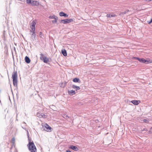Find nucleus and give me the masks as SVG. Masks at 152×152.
I'll return each mask as SVG.
<instances>
[{
  "label": "nucleus",
  "instance_id": "f257e3e1",
  "mask_svg": "<svg viewBox=\"0 0 152 152\" xmlns=\"http://www.w3.org/2000/svg\"><path fill=\"white\" fill-rule=\"evenodd\" d=\"M29 150L31 152H36L37 149L33 141H29L27 145Z\"/></svg>",
  "mask_w": 152,
  "mask_h": 152
},
{
  "label": "nucleus",
  "instance_id": "f03ea898",
  "mask_svg": "<svg viewBox=\"0 0 152 152\" xmlns=\"http://www.w3.org/2000/svg\"><path fill=\"white\" fill-rule=\"evenodd\" d=\"M12 78L13 79V84L15 87L17 86V72L16 71H14L12 74Z\"/></svg>",
  "mask_w": 152,
  "mask_h": 152
},
{
  "label": "nucleus",
  "instance_id": "7ed1b4c3",
  "mask_svg": "<svg viewBox=\"0 0 152 152\" xmlns=\"http://www.w3.org/2000/svg\"><path fill=\"white\" fill-rule=\"evenodd\" d=\"M40 58L41 60H42L44 63L50 64V63H48L49 61L48 58L45 56L42 53L40 54Z\"/></svg>",
  "mask_w": 152,
  "mask_h": 152
},
{
  "label": "nucleus",
  "instance_id": "20e7f679",
  "mask_svg": "<svg viewBox=\"0 0 152 152\" xmlns=\"http://www.w3.org/2000/svg\"><path fill=\"white\" fill-rule=\"evenodd\" d=\"M140 62L142 63H144L146 64H148L149 63H152V60L148 59L145 60L143 58H140L139 61Z\"/></svg>",
  "mask_w": 152,
  "mask_h": 152
},
{
  "label": "nucleus",
  "instance_id": "39448f33",
  "mask_svg": "<svg viewBox=\"0 0 152 152\" xmlns=\"http://www.w3.org/2000/svg\"><path fill=\"white\" fill-rule=\"evenodd\" d=\"M35 30L31 29L30 31V34L31 35V38L32 39V40H34L35 39L36 37V34Z\"/></svg>",
  "mask_w": 152,
  "mask_h": 152
},
{
  "label": "nucleus",
  "instance_id": "423d86ee",
  "mask_svg": "<svg viewBox=\"0 0 152 152\" xmlns=\"http://www.w3.org/2000/svg\"><path fill=\"white\" fill-rule=\"evenodd\" d=\"M73 21V20L70 18H67L65 19L61 20L60 23H63L64 24L72 22Z\"/></svg>",
  "mask_w": 152,
  "mask_h": 152
},
{
  "label": "nucleus",
  "instance_id": "0eeeda50",
  "mask_svg": "<svg viewBox=\"0 0 152 152\" xmlns=\"http://www.w3.org/2000/svg\"><path fill=\"white\" fill-rule=\"evenodd\" d=\"M37 115L38 117L40 118H46L47 117V115H45L43 113H38L37 114Z\"/></svg>",
  "mask_w": 152,
  "mask_h": 152
},
{
  "label": "nucleus",
  "instance_id": "6e6552de",
  "mask_svg": "<svg viewBox=\"0 0 152 152\" xmlns=\"http://www.w3.org/2000/svg\"><path fill=\"white\" fill-rule=\"evenodd\" d=\"M36 24V22L34 20H33L32 21L30 26V28L31 29L34 30L35 29V26Z\"/></svg>",
  "mask_w": 152,
  "mask_h": 152
},
{
  "label": "nucleus",
  "instance_id": "1a4fd4ad",
  "mask_svg": "<svg viewBox=\"0 0 152 152\" xmlns=\"http://www.w3.org/2000/svg\"><path fill=\"white\" fill-rule=\"evenodd\" d=\"M44 126L46 129V131L47 132H50L52 129L47 124H44Z\"/></svg>",
  "mask_w": 152,
  "mask_h": 152
},
{
  "label": "nucleus",
  "instance_id": "9d476101",
  "mask_svg": "<svg viewBox=\"0 0 152 152\" xmlns=\"http://www.w3.org/2000/svg\"><path fill=\"white\" fill-rule=\"evenodd\" d=\"M130 102L134 105H137L140 103V100H133L131 101Z\"/></svg>",
  "mask_w": 152,
  "mask_h": 152
},
{
  "label": "nucleus",
  "instance_id": "9b49d317",
  "mask_svg": "<svg viewBox=\"0 0 152 152\" xmlns=\"http://www.w3.org/2000/svg\"><path fill=\"white\" fill-rule=\"evenodd\" d=\"M31 4L33 6H38L39 5V2L36 1H32Z\"/></svg>",
  "mask_w": 152,
  "mask_h": 152
},
{
  "label": "nucleus",
  "instance_id": "f8f14e48",
  "mask_svg": "<svg viewBox=\"0 0 152 152\" xmlns=\"http://www.w3.org/2000/svg\"><path fill=\"white\" fill-rule=\"evenodd\" d=\"M69 148L76 151H77L78 149L77 147L73 145H71Z\"/></svg>",
  "mask_w": 152,
  "mask_h": 152
},
{
  "label": "nucleus",
  "instance_id": "ddd939ff",
  "mask_svg": "<svg viewBox=\"0 0 152 152\" xmlns=\"http://www.w3.org/2000/svg\"><path fill=\"white\" fill-rule=\"evenodd\" d=\"M59 15L61 16H64L66 18H67L68 16V15L65 13L63 12H61L59 13Z\"/></svg>",
  "mask_w": 152,
  "mask_h": 152
},
{
  "label": "nucleus",
  "instance_id": "4468645a",
  "mask_svg": "<svg viewBox=\"0 0 152 152\" xmlns=\"http://www.w3.org/2000/svg\"><path fill=\"white\" fill-rule=\"evenodd\" d=\"M68 93L69 94L71 95H73L75 94V91L73 90L68 91Z\"/></svg>",
  "mask_w": 152,
  "mask_h": 152
},
{
  "label": "nucleus",
  "instance_id": "2eb2a0df",
  "mask_svg": "<svg viewBox=\"0 0 152 152\" xmlns=\"http://www.w3.org/2000/svg\"><path fill=\"white\" fill-rule=\"evenodd\" d=\"M25 61L26 63L28 64L30 63V60L28 57L27 56H26L25 57Z\"/></svg>",
  "mask_w": 152,
  "mask_h": 152
},
{
  "label": "nucleus",
  "instance_id": "dca6fc26",
  "mask_svg": "<svg viewBox=\"0 0 152 152\" xmlns=\"http://www.w3.org/2000/svg\"><path fill=\"white\" fill-rule=\"evenodd\" d=\"M72 87L73 88L75 89L76 91L79 90L80 89V88L79 86H75L74 85H72Z\"/></svg>",
  "mask_w": 152,
  "mask_h": 152
},
{
  "label": "nucleus",
  "instance_id": "f3484780",
  "mask_svg": "<svg viewBox=\"0 0 152 152\" xmlns=\"http://www.w3.org/2000/svg\"><path fill=\"white\" fill-rule=\"evenodd\" d=\"M72 81L74 82H78L80 83V79L77 78H75L73 79Z\"/></svg>",
  "mask_w": 152,
  "mask_h": 152
},
{
  "label": "nucleus",
  "instance_id": "a211bd4d",
  "mask_svg": "<svg viewBox=\"0 0 152 152\" xmlns=\"http://www.w3.org/2000/svg\"><path fill=\"white\" fill-rule=\"evenodd\" d=\"M61 53L64 56H66L67 55L66 51L65 49L61 50Z\"/></svg>",
  "mask_w": 152,
  "mask_h": 152
},
{
  "label": "nucleus",
  "instance_id": "6ab92c4d",
  "mask_svg": "<svg viewBox=\"0 0 152 152\" xmlns=\"http://www.w3.org/2000/svg\"><path fill=\"white\" fill-rule=\"evenodd\" d=\"M63 117L67 119L69 118V116L66 114H63Z\"/></svg>",
  "mask_w": 152,
  "mask_h": 152
},
{
  "label": "nucleus",
  "instance_id": "aec40b11",
  "mask_svg": "<svg viewBox=\"0 0 152 152\" xmlns=\"http://www.w3.org/2000/svg\"><path fill=\"white\" fill-rule=\"evenodd\" d=\"M106 16L107 18H111L115 16L113 15L109 14H107Z\"/></svg>",
  "mask_w": 152,
  "mask_h": 152
},
{
  "label": "nucleus",
  "instance_id": "412c9836",
  "mask_svg": "<svg viewBox=\"0 0 152 152\" xmlns=\"http://www.w3.org/2000/svg\"><path fill=\"white\" fill-rule=\"evenodd\" d=\"M55 20L52 21V23H55L57 22V17H56L54 19Z\"/></svg>",
  "mask_w": 152,
  "mask_h": 152
},
{
  "label": "nucleus",
  "instance_id": "4be33fe9",
  "mask_svg": "<svg viewBox=\"0 0 152 152\" xmlns=\"http://www.w3.org/2000/svg\"><path fill=\"white\" fill-rule=\"evenodd\" d=\"M56 16L55 15H50L49 17V18L50 19H54L55 18Z\"/></svg>",
  "mask_w": 152,
  "mask_h": 152
},
{
  "label": "nucleus",
  "instance_id": "5701e85b",
  "mask_svg": "<svg viewBox=\"0 0 152 152\" xmlns=\"http://www.w3.org/2000/svg\"><path fill=\"white\" fill-rule=\"evenodd\" d=\"M12 145H14L15 142V139L14 138H13L12 139Z\"/></svg>",
  "mask_w": 152,
  "mask_h": 152
},
{
  "label": "nucleus",
  "instance_id": "b1692460",
  "mask_svg": "<svg viewBox=\"0 0 152 152\" xmlns=\"http://www.w3.org/2000/svg\"><path fill=\"white\" fill-rule=\"evenodd\" d=\"M129 11V10H126L123 12H122L121 14L122 15H124L125 14H126L127 12Z\"/></svg>",
  "mask_w": 152,
  "mask_h": 152
},
{
  "label": "nucleus",
  "instance_id": "393cba45",
  "mask_svg": "<svg viewBox=\"0 0 152 152\" xmlns=\"http://www.w3.org/2000/svg\"><path fill=\"white\" fill-rule=\"evenodd\" d=\"M32 1L31 0H27L26 2L28 4H31V3Z\"/></svg>",
  "mask_w": 152,
  "mask_h": 152
},
{
  "label": "nucleus",
  "instance_id": "a878e982",
  "mask_svg": "<svg viewBox=\"0 0 152 152\" xmlns=\"http://www.w3.org/2000/svg\"><path fill=\"white\" fill-rule=\"evenodd\" d=\"M39 36L40 37L42 38V36H43V35L42 34V32H40L39 33Z\"/></svg>",
  "mask_w": 152,
  "mask_h": 152
},
{
  "label": "nucleus",
  "instance_id": "bb28decb",
  "mask_svg": "<svg viewBox=\"0 0 152 152\" xmlns=\"http://www.w3.org/2000/svg\"><path fill=\"white\" fill-rule=\"evenodd\" d=\"M143 121L144 122H145L146 123H147L148 122V120H147V119H144L143 120Z\"/></svg>",
  "mask_w": 152,
  "mask_h": 152
},
{
  "label": "nucleus",
  "instance_id": "cd10ccee",
  "mask_svg": "<svg viewBox=\"0 0 152 152\" xmlns=\"http://www.w3.org/2000/svg\"><path fill=\"white\" fill-rule=\"evenodd\" d=\"M133 58H134V59H137V60H138V61H139V59H140V58H138V57H133Z\"/></svg>",
  "mask_w": 152,
  "mask_h": 152
},
{
  "label": "nucleus",
  "instance_id": "c85d7f7f",
  "mask_svg": "<svg viewBox=\"0 0 152 152\" xmlns=\"http://www.w3.org/2000/svg\"><path fill=\"white\" fill-rule=\"evenodd\" d=\"M148 24H150L152 23V19H151L150 21H148Z\"/></svg>",
  "mask_w": 152,
  "mask_h": 152
},
{
  "label": "nucleus",
  "instance_id": "c756f323",
  "mask_svg": "<svg viewBox=\"0 0 152 152\" xmlns=\"http://www.w3.org/2000/svg\"><path fill=\"white\" fill-rule=\"evenodd\" d=\"M149 132L150 133H152V127H151V130L149 131Z\"/></svg>",
  "mask_w": 152,
  "mask_h": 152
},
{
  "label": "nucleus",
  "instance_id": "7c9ffc66",
  "mask_svg": "<svg viewBox=\"0 0 152 152\" xmlns=\"http://www.w3.org/2000/svg\"><path fill=\"white\" fill-rule=\"evenodd\" d=\"M28 141L29 142V141H31V139H30L29 136L28 135Z\"/></svg>",
  "mask_w": 152,
  "mask_h": 152
},
{
  "label": "nucleus",
  "instance_id": "2f4dec72",
  "mask_svg": "<svg viewBox=\"0 0 152 152\" xmlns=\"http://www.w3.org/2000/svg\"><path fill=\"white\" fill-rule=\"evenodd\" d=\"M65 152H71L70 151H69V150H67Z\"/></svg>",
  "mask_w": 152,
  "mask_h": 152
},
{
  "label": "nucleus",
  "instance_id": "473e14b6",
  "mask_svg": "<svg viewBox=\"0 0 152 152\" xmlns=\"http://www.w3.org/2000/svg\"><path fill=\"white\" fill-rule=\"evenodd\" d=\"M12 148V147H11L10 148V149H11Z\"/></svg>",
  "mask_w": 152,
  "mask_h": 152
},
{
  "label": "nucleus",
  "instance_id": "72a5a7b5",
  "mask_svg": "<svg viewBox=\"0 0 152 152\" xmlns=\"http://www.w3.org/2000/svg\"><path fill=\"white\" fill-rule=\"evenodd\" d=\"M149 1H152V0H148Z\"/></svg>",
  "mask_w": 152,
  "mask_h": 152
}]
</instances>
